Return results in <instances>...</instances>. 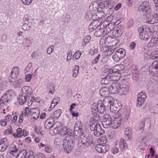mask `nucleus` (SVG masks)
Masks as SVG:
<instances>
[{
    "label": "nucleus",
    "instance_id": "1a4fd4ad",
    "mask_svg": "<svg viewBox=\"0 0 158 158\" xmlns=\"http://www.w3.org/2000/svg\"><path fill=\"white\" fill-rule=\"evenodd\" d=\"M112 120L111 116L108 114H105L104 116L102 124L105 128L110 127L111 126Z\"/></svg>",
    "mask_w": 158,
    "mask_h": 158
},
{
    "label": "nucleus",
    "instance_id": "9b49d317",
    "mask_svg": "<svg viewBox=\"0 0 158 158\" xmlns=\"http://www.w3.org/2000/svg\"><path fill=\"white\" fill-rule=\"evenodd\" d=\"M147 96L144 92H141L138 95L137 100V106L140 107L145 101Z\"/></svg>",
    "mask_w": 158,
    "mask_h": 158
},
{
    "label": "nucleus",
    "instance_id": "c03bdc74",
    "mask_svg": "<svg viewBox=\"0 0 158 158\" xmlns=\"http://www.w3.org/2000/svg\"><path fill=\"white\" fill-rule=\"evenodd\" d=\"M147 119V118L143 120L140 123L139 126V129L140 131H142V132L144 130L145 122Z\"/></svg>",
    "mask_w": 158,
    "mask_h": 158
},
{
    "label": "nucleus",
    "instance_id": "a878e982",
    "mask_svg": "<svg viewBox=\"0 0 158 158\" xmlns=\"http://www.w3.org/2000/svg\"><path fill=\"white\" fill-rule=\"evenodd\" d=\"M152 134L149 132H147L145 133L143 137H140V139H142V140L140 142L141 144L144 143V141L146 140H150L152 137Z\"/></svg>",
    "mask_w": 158,
    "mask_h": 158
},
{
    "label": "nucleus",
    "instance_id": "bb28decb",
    "mask_svg": "<svg viewBox=\"0 0 158 158\" xmlns=\"http://www.w3.org/2000/svg\"><path fill=\"white\" fill-rule=\"evenodd\" d=\"M85 132L83 135H79L78 140L80 142H83V143H85L86 144L88 143L87 142L88 137V135H84Z\"/></svg>",
    "mask_w": 158,
    "mask_h": 158
},
{
    "label": "nucleus",
    "instance_id": "680f3d73",
    "mask_svg": "<svg viewBox=\"0 0 158 158\" xmlns=\"http://www.w3.org/2000/svg\"><path fill=\"white\" fill-rule=\"evenodd\" d=\"M91 39V36L89 35L86 36L84 39V42L85 43V44L88 43Z\"/></svg>",
    "mask_w": 158,
    "mask_h": 158
},
{
    "label": "nucleus",
    "instance_id": "412c9836",
    "mask_svg": "<svg viewBox=\"0 0 158 158\" xmlns=\"http://www.w3.org/2000/svg\"><path fill=\"white\" fill-rule=\"evenodd\" d=\"M55 122V121L53 119L51 118H48L44 124V127L45 129L48 130L50 128H51L53 127L55 123H54Z\"/></svg>",
    "mask_w": 158,
    "mask_h": 158
},
{
    "label": "nucleus",
    "instance_id": "a19ab883",
    "mask_svg": "<svg viewBox=\"0 0 158 158\" xmlns=\"http://www.w3.org/2000/svg\"><path fill=\"white\" fill-rule=\"evenodd\" d=\"M23 43L26 46L29 47L31 44V41L30 39L25 38L24 39Z\"/></svg>",
    "mask_w": 158,
    "mask_h": 158
},
{
    "label": "nucleus",
    "instance_id": "cd10ccee",
    "mask_svg": "<svg viewBox=\"0 0 158 158\" xmlns=\"http://www.w3.org/2000/svg\"><path fill=\"white\" fill-rule=\"evenodd\" d=\"M61 113V109H58L55 111L53 114H52L50 117L52 119H53L54 121L55 120L58 119L60 116Z\"/></svg>",
    "mask_w": 158,
    "mask_h": 158
},
{
    "label": "nucleus",
    "instance_id": "13d9d810",
    "mask_svg": "<svg viewBox=\"0 0 158 158\" xmlns=\"http://www.w3.org/2000/svg\"><path fill=\"white\" fill-rule=\"evenodd\" d=\"M93 20H94V21L91 23L94 26H96L97 28V27L100 25V24H99V21L98 20V19H94V18Z\"/></svg>",
    "mask_w": 158,
    "mask_h": 158
},
{
    "label": "nucleus",
    "instance_id": "603ef678",
    "mask_svg": "<svg viewBox=\"0 0 158 158\" xmlns=\"http://www.w3.org/2000/svg\"><path fill=\"white\" fill-rule=\"evenodd\" d=\"M141 5H143L142 6H145L147 8H148L150 9V6L148 0H146L145 1L143 2Z\"/></svg>",
    "mask_w": 158,
    "mask_h": 158
},
{
    "label": "nucleus",
    "instance_id": "aec40b11",
    "mask_svg": "<svg viewBox=\"0 0 158 158\" xmlns=\"http://www.w3.org/2000/svg\"><path fill=\"white\" fill-rule=\"evenodd\" d=\"M143 34H144L143 35V38L141 39L146 40L149 39L152 34V31L150 28L148 27H145Z\"/></svg>",
    "mask_w": 158,
    "mask_h": 158
},
{
    "label": "nucleus",
    "instance_id": "c9c22d12",
    "mask_svg": "<svg viewBox=\"0 0 158 158\" xmlns=\"http://www.w3.org/2000/svg\"><path fill=\"white\" fill-rule=\"evenodd\" d=\"M158 22V14L155 13L153 15V18L152 20L149 21V23L151 24H153Z\"/></svg>",
    "mask_w": 158,
    "mask_h": 158
},
{
    "label": "nucleus",
    "instance_id": "6e6552de",
    "mask_svg": "<svg viewBox=\"0 0 158 158\" xmlns=\"http://www.w3.org/2000/svg\"><path fill=\"white\" fill-rule=\"evenodd\" d=\"M100 118H98L96 119L94 118L93 119H90L89 121V126L90 130L91 131H94V133L98 130V128L101 127V126L99 124H98L97 122Z\"/></svg>",
    "mask_w": 158,
    "mask_h": 158
},
{
    "label": "nucleus",
    "instance_id": "338daca9",
    "mask_svg": "<svg viewBox=\"0 0 158 158\" xmlns=\"http://www.w3.org/2000/svg\"><path fill=\"white\" fill-rule=\"evenodd\" d=\"M119 41V39L114 38L113 39L111 42L112 43V45H115L118 44Z\"/></svg>",
    "mask_w": 158,
    "mask_h": 158
},
{
    "label": "nucleus",
    "instance_id": "0e129e2a",
    "mask_svg": "<svg viewBox=\"0 0 158 158\" xmlns=\"http://www.w3.org/2000/svg\"><path fill=\"white\" fill-rule=\"evenodd\" d=\"M32 77V75L30 74H28L26 75L25 78V79L26 81L29 82L30 81Z\"/></svg>",
    "mask_w": 158,
    "mask_h": 158
},
{
    "label": "nucleus",
    "instance_id": "ea45409f",
    "mask_svg": "<svg viewBox=\"0 0 158 158\" xmlns=\"http://www.w3.org/2000/svg\"><path fill=\"white\" fill-rule=\"evenodd\" d=\"M145 30V27H140L138 28V31L139 33V37L140 39L143 38V35L144 34L143 33Z\"/></svg>",
    "mask_w": 158,
    "mask_h": 158
},
{
    "label": "nucleus",
    "instance_id": "8fccbe9b",
    "mask_svg": "<svg viewBox=\"0 0 158 158\" xmlns=\"http://www.w3.org/2000/svg\"><path fill=\"white\" fill-rule=\"evenodd\" d=\"M81 54V53L80 51L78 50L77 51L73 56V59L74 57L75 58L76 60L80 58Z\"/></svg>",
    "mask_w": 158,
    "mask_h": 158
},
{
    "label": "nucleus",
    "instance_id": "a18cd8bd",
    "mask_svg": "<svg viewBox=\"0 0 158 158\" xmlns=\"http://www.w3.org/2000/svg\"><path fill=\"white\" fill-rule=\"evenodd\" d=\"M16 131L17 135L14 134V136L15 137V136H18L19 137H20L22 136L23 130L22 128H18L16 130Z\"/></svg>",
    "mask_w": 158,
    "mask_h": 158
},
{
    "label": "nucleus",
    "instance_id": "864d4df0",
    "mask_svg": "<svg viewBox=\"0 0 158 158\" xmlns=\"http://www.w3.org/2000/svg\"><path fill=\"white\" fill-rule=\"evenodd\" d=\"M53 46L51 45L47 49V52L48 54H51L54 51Z\"/></svg>",
    "mask_w": 158,
    "mask_h": 158
},
{
    "label": "nucleus",
    "instance_id": "dca6fc26",
    "mask_svg": "<svg viewBox=\"0 0 158 158\" xmlns=\"http://www.w3.org/2000/svg\"><path fill=\"white\" fill-rule=\"evenodd\" d=\"M149 72L151 74L153 75L158 73V61H155L149 68Z\"/></svg>",
    "mask_w": 158,
    "mask_h": 158
},
{
    "label": "nucleus",
    "instance_id": "2eb2a0df",
    "mask_svg": "<svg viewBox=\"0 0 158 158\" xmlns=\"http://www.w3.org/2000/svg\"><path fill=\"white\" fill-rule=\"evenodd\" d=\"M20 93L22 95H24L27 97H29L33 94V91L32 88L28 86H24L21 89Z\"/></svg>",
    "mask_w": 158,
    "mask_h": 158
},
{
    "label": "nucleus",
    "instance_id": "39448f33",
    "mask_svg": "<svg viewBox=\"0 0 158 158\" xmlns=\"http://www.w3.org/2000/svg\"><path fill=\"white\" fill-rule=\"evenodd\" d=\"M153 33H156L157 36V38L156 39L153 36L152 37V39L148 43V45L152 47H154L158 46V34L156 33L158 32V26H154L153 27Z\"/></svg>",
    "mask_w": 158,
    "mask_h": 158
},
{
    "label": "nucleus",
    "instance_id": "b1692460",
    "mask_svg": "<svg viewBox=\"0 0 158 158\" xmlns=\"http://www.w3.org/2000/svg\"><path fill=\"white\" fill-rule=\"evenodd\" d=\"M121 85L119 84L118 82H113L111 85H110L109 86L111 91L113 90L117 93V91H119Z\"/></svg>",
    "mask_w": 158,
    "mask_h": 158
},
{
    "label": "nucleus",
    "instance_id": "72a5a7b5",
    "mask_svg": "<svg viewBox=\"0 0 158 158\" xmlns=\"http://www.w3.org/2000/svg\"><path fill=\"white\" fill-rule=\"evenodd\" d=\"M104 133V131L102 129L101 127H99L98 130L94 132V135L97 137H99L103 134Z\"/></svg>",
    "mask_w": 158,
    "mask_h": 158
},
{
    "label": "nucleus",
    "instance_id": "f8f14e48",
    "mask_svg": "<svg viewBox=\"0 0 158 158\" xmlns=\"http://www.w3.org/2000/svg\"><path fill=\"white\" fill-rule=\"evenodd\" d=\"M12 79L10 80V85L13 87L14 88H18L19 89L20 87L24 85L23 80L20 79L18 80L15 81Z\"/></svg>",
    "mask_w": 158,
    "mask_h": 158
},
{
    "label": "nucleus",
    "instance_id": "f3484780",
    "mask_svg": "<svg viewBox=\"0 0 158 158\" xmlns=\"http://www.w3.org/2000/svg\"><path fill=\"white\" fill-rule=\"evenodd\" d=\"M129 89V86L128 84H122L120 85L119 91L117 93L120 95H126Z\"/></svg>",
    "mask_w": 158,
    "mask_h": 158
},
{
    "label": "nucleus",
    "instance_id": "3c124183",
    "mask_svg": "<svg viewBox=\"0 0 158 158\" xmlns=\"http://www.w3.org/2000/svg\"><path fill=\"white\" fill-rule=\"evenodd\" d=\"M27 157L30 158H34L35 157L34 152L31 150H29L27 152Z\"/></svg>",
    "mask_w": 158,
    "mask_h": 158
},
{
    "label": "nucleus",
    "instance_id": "7ed1b4c3",
    "mask_svg": "<svg viewBox=\"0 0 158 158\" xmlns=\"http://www.w3.org/2000/svg\"><path fill=\"white\" fill-rule=\"evenodd\" d=\"M74 135L72 136V139H77L79 135H83L84 134V130L83 129V126L80 122H76L74 126V131H73Z\"/></svg>",
    "mask_w": 158,
    "mask_h": 158
},
{
    "label": "nucleus",
    "instance_id": "37998d69",
    "mask_svg": "<svg viewBox=\"0 0 158 158\" xmlns=\"http://www.w3.org/2000/svg\"><path fill=\"white\" fill-rule=\"evenodd\" d=\"M79 69V67L78 65H76L75 66V68L73 70V77H75L77 76L78 73Z\"/></svg>",
    "mask_w": 158,
    "mask_h": 158
},
{
    "label": "nucleus",
    "instance_id": "4d7b16f0",
    "mask_svg": "<svg viewBox=\"0 0 158 158\" xmlns=\"http://www.w3.org/2000/svg\"><path fill=\"white\" fill-rule=\"evenodd\" d=\"M109 23V21L105 20L104 22L102 23L100 26V27H103L104 28H106L107 25Z\"/></svg>",
    "mask_w": 158,
    "mask_h": 158
},
{
    "label": "nucleus",
    "instance_id": "473e14b6",
    "mask_svg": "<svg viewBox=\"0 0 158 158\" xmlns=\"http://www.w3.org/2000/svg\"><path fill=\"white\" fill-rule=\"evenodd\" d=\"M35 108H34L31 109L29 107H26L25 108L24 115L26 116H28L29 115V114L32 115V113H34L33 110Z\"/></svg>",
    "mask_w": 158,
    "mask_h": 158
},
{
    "label": "nucleus",
    "instance_id": "6ab92c4d",
    "mask_svg": "<svg viewBox=\"0 0 158 158\" xmlns=\"http://www.w3.org/2000/svg\"><path fill=\"white\" fill-rule=\"evenodd\" d=\"M113 99L110 97H107L104 98L102 103L105 108L106 109H110V105H111Z\"/></svg>",
    "mask_w": 158,
    "mask_h": 158
},
{
    "label": "nucleus",
    "instance_id": "6e6d98bb",
    "mask_svg": "<svg viewBox=\"0 0 158 158\" xmlns=\"http://www.w3.org/2000/svg\"><path fill=\"white\" fill-rule=\"evenodd\" d=\"M39 147L41 146V147H44L45 148H50L51 147L50 144L48 143H40L38 145Z\"/></svg>",
    "mask_w": 158,
    "mask_h": 158
},
{
    "label": "nucleus",
    "instance_id": "f704fd0d",
    "mask_svg": "<svg viewBox=\"0 0 158 158\" xmlns=\"http://www.w3.org/2000/svg\"><path fill=\"white\" fill-rule=\"evenodd\" d=\"M67 128L66 127H64L60 128L58 131V134L61 136H64L66 135L67 133Z\"/></svg>",
    "mask_w": 158,
    "mask_h": 158
},
{
    "label": "nucleus",
    "instance_id": "bf43d9fd",
    "mask_svg": "<svg viewBox=\"0 0 158 158\" xmlns=\"http://www.w3.org/2000/svg\"><path fill=\"white\" fill-rule=\"evenodd\" d=\"M101 55L100 54H98L97 56L93 60L92 62V64H97L98 63V60L99 59Z\"/></svg>",
    "mask_w": 158,
    "mask_h": 158
},
{
    "label": "nucleus",
    "instance_id": "e433bc0d",
    "mask_svg": "<svg viewBox=\"0 0 158 158\" xmlns=\"http://www.w3.org/2000/svg\"><path fill=\"white\" fill-rule=\"evenodd\" d=\"M26 156H27V150L24 149L22 150L18 155V157L20 158H27Z\"/></svg>",
    "mask_w": 158,
    "mask_h": 158
},
{
    "label": "nucleus",
    "instance_id": "393cba45",
    "mask_svg": "<svg viewBox=\"0 0 158 158\" xmlns=\"http://www.w3.org/2000/svg\"><path fill=\"white\" fill-rule=\"evenodd\" d=\"M143 5H141L139 7L138 9L139 11L141 12H142L143 13H145L144 15H146V14L147 15H149L151 13V9H149L148 8H147L145 6H142Z\"/></svg>",
    "mask_w": 158,
    "mask_h": 158
},
{
    "label": "nucleus",
    "instance_id": "f03ea898",
    "mask_svg": "<svg viewBox=\"0 0 158 158\" xmlns=\"http://www.w3.org/2000/svg\"><path fill=\"white\" fill-rule=\"evenodd\" d=\"M107 6V2H100L99 3L98 5L97 2H95L94 4H91L90 7L94 8V6L95 8H97L98 12L100 13L102 16L105 15V12L106 11Z\"/></svg>",
    "mask_w": 158,
    "mask_h": 158
},
{
    "label": "nucleus",
    "instance_id": "4be33fe9",
    "mask_svg": "<svg viewBox=\"0 0 158 158\" xmlns=\"http://www.w3.org/2000/svg\"><path fill=\"white\" fill-rule=\"evenodd\" d=\"M110 91L109 86H103L101 88L99 94L101 96L106 97Z\"/></svg>",
    "mask_w": 158,
    "mask_h": 158
},
{
    "label": "nucleus",
    "instance_id": "052dcab7",
    "mask_svg": "<svg viewBox=\"0 0 158 158\" xmlns=\"http://www.w3.org/2000/svg\"><path fill=\"white\" fill-rule=\"evenodd\" d=\"M72 151V149H61V152L63 154L64 153H69Z\"/></svg>",
    "mask_w": 158,
    "mask_h": 158
},
{
    "label": "nucleus",
    "instance_id": "a211bd4d",
    "mask_svg": "<svg viewBox=\"0 0 158 158\" xmlns=\"http://www.w3.org/2000/svg\"><path fill=\"white\" fill-rule=\"evenodd\" d=\"M66 137L64 140V143L63 146L64 148H72L73 146V139H69V137Z\"/></svg>",
    "mask_w": 158,
    "mask_h": 158
},
{
    "label": "nucleus",
    "instance_id": "de8ad7c7",
    "mask_svg": "<svg viewBox=\"0 0 158 158\" xmlns=\"http://www.w3.org/2000/svg\"><path fill=\"white\" fill-rule=\"evenodd\" d=\"M6 141L7 139L6 138H4L1 139L0 141V144H2V146L1 147V148H3L4 147H3V145L5 146V148H6L7 147V142Z\"/></svg>",
    "mask_w": 158,
    "mask_h": 158
},
{
    "label": "nucleus",
    "instance_id": "774afa93",
    "mask_svg": "<svg viewBox=\"0 0 158 158\" xmlns=\"http://www.w3.org/2000/svg\"><path fill=\"white\" fill-rule=\"evenodd\" d=\"M136 46V43L135 42H131L130 44V48L131 50L134 49Z\"/></svg>",
    "mask_w": 158,
    "mask_h": 158
},
{
    "label": "nucleus",
    "instance_id": "5701e85b",
    "mask_svg": "<svg viewBox=\"0 0 158 158\" xmlns=\"http://www.w3.org/2000/svg\"><path fill=\"white\" fill-rule=\"evenodd\" d=\"M19 69L17 67H14L11 71L10 73V77L12 79L14 80L17 78L18 75L19 73Z\"/></svg>",
    "mask_w": 158,
    "mask_h": 158
},
{
    "label": "nucleus",
    "instance_id": "7c9ffc66",
    "mask_svg": "<svg viewBox=\"0 0 158 158\" xmlns=\"http://www.w3.org/2000/svg\"><path fill=\"white\" fill-rule=\"evenodd\" d=\"M125 134L127 138L129 140L131 137V129L130 127H127L125 129Z\"/></svg>",
    "mask_w": 158,
    "mask_h": 158
},
{
    "label": "nucleus",
    "instance_id": "ddd939ff",
    "mask_svg": "<svg viewBox=\"0 0 158 158\" xmlns=\"http://www.w3.org/2000/svg\"><path fill=\"white\" fill-rule=\"evenodd\" d=\"M114 30V31L113 32L114 36L116 37H120L123 32V26L122 25H118L117 27H115Z\"/></svg>",
    "mask_w": 158,
    "mask_h": 158
},
{
    "label": "nucleus",
    "instance_id": "4c0bfd02",
    "mask_svg": "<svg viewBox=\"0 0 158 158\" xmlns=\"http://www.w3.org/2000/svg\"><path fill=\"white\" fill-rule=\"evenodd\" d=\"M119 148H124L127 147V143L123 139H121L119 144Z\"/></svg>",
    "mask_w": 158,
    "mask_h": 158
},
{
    "label": "nucleus",
    "instance_id": "c85d7f7f",
    "mask_svg": "<svg viewBox=\"0 0 158 158\" xmlns=\"http://www.w3.org/2000/svg\"><path fill=\"white\" fill-rule=\"evenodd\" d=\"M27 96L20 94L19 98V102L20 105H23L27 101Z\"/></svg>",
    "mask_w": 158,
    "mask_h": 158
},
{
    "label": "nucleus",
    "instance_id": "69168bd1",
    "mask_svg": "<svg viewBox=\"0 0 158 158\" xmlns=\"http://www.w3.org/2000/svg\"><path fill=\"white\" fill-rule=\"evenodd\" d=\"M135 70H134L133 72V75L135 77H137L138 75L139 74V72L138 71L137 67L136 66H135Z\"/></svg>",
    "mask_w": 158,
    "mask_h": 158
},
{
    "label": "nucleus",
    "instance_id": "c756f323",
    "mask_svg": "<svg viewBox=\"0 0 158 158\" xmlns=\"http://www.w3.org/2000/svg\"><path fill=\"white\" fill-rule=\"evenodd\" d=\"M110 81H111V80L109 76L107 74L105 77L102 79L101 81V84L102 85H108L109 86L110 85Z\"/></svg>",
    "mask_w": 158,
    "mask_h": 158
},
{
    "label": "nucleus",
    "instance_id": "0eeeda50",
    "mask_svg": "<svg viewBox=\"0 0 158 158\" xmlns=\"http://www.w3.org/2000/svg\"><path fill=\"white\" fill-rule=\"evenodd\" d=\"M23 25L22 28L24 30H27L30 29L31 24V20L30 19L29 15L26 14L24 15L23 21Z\"/></svg>",
    "mask_w": 158,
    "mask_h": 158
},
{
    "label": "nucleus",
    "instance_id": "423d86ee",
    "mask_svg": "<svg viewBox=\"0 0 158 158\" xmlns=\"http://www.w3.org/2000/svg\"><path fill=\"white\" fill-rule=\"evenodd\" d=\"M122 116L119 115H116L113 120L110 127L113 129H116L120 127L122 122Z\"/></svg>",
    "mask_w": 158,
    "mask_h": 158
},
{
    "label": "nucleus",
    "instance_id": "58836bf2",
    "mask_svg": "<svg viewBox=\"0 0 158 158\" xmlns=\"http://www.w3.org/2000/svg\"><path fill=\"white\" fill-rule=\"evenodd\" d=\"M109 76L112 81H118L120 78L121 74H118L117 76H114V75H109Z\"/></svg>",
    "mask_w": 158,
    "mask_h": 158
},
{
    "label": "nucleus",
    "instance_id": "20e7f679",
    "mask_svg": "<svg viewBox=\"0 0 158 158\" xmlns=\"http://www.w3.org/2000/svg\"><path fill=\"white\" fill-rule=\"evenodd\" d=\"M126 54L125 50L121 48L117 50L112 56L114 60L116 62L124 58Z\"/></svg>",
    "mask_w": 158,
    "mask_h": 158
},
{
    "label": "nucleus",
    "instance_id": "09e8293b",
    "mask_svg": "<svg viewBox=\"0 0 158 158\" xmlns=\"http://www.w3.org/2000/svg\"><path fill=\"white\" fill-rule=\"evenodd\" d=\"M74 135L73 131V130L70 129H67V133L66 134L67 136L66 137H69V139H72V136H73Z\"/></svg>",
    "mask_w": 158,
    "mask_h": 158
},
{
    "label": "nucleus",
    "instance_id": "f257e3e1",
    "mask_svg": "<svg viewBox=\"0 0 158 158\" xmlns=\"http://www.w3.org/2000/svg\"><path fill=\"white\" fill-rule=\"evenodd\" d=\"M105 107L101 100H99L97 103H94L91 106L92 113L96 119L100 118L99 115L97 112L103 114L105 111Z\"/></svg>",
    "mask_w": 158,
    "mask_h": 158
},
{
    "label": "nucleus",
    "instance_id": "e2e57ef3",
    "mask_svg": "<svg viewBox=\"0 0 158 158\" xmlns=\"http://www.w3.org/2000/svg\"><path fill=\"white\" fill-rule=\"evenodd\" d=\"M96 26H94L92 24L90 23L89 27V32H92L97 28Z\"/></svg>",
    "mask_w": 158,
    "mask_h": 158
},
{
    "label": "nucleus",
    "instance_id": "4468645a",
    "mask_svg": "<svg viewBox=\"0 0 158 158\" xmlns=\"http://www.w3.org/2000/svg\"><path fill=\"white\" fill-rule=\"evenodd\" d=\"M122 107V106L120 103H114L113 100L112 104L110 106V109L111 112L116 113L121 109Z\"/></svg>",
    "mask_w": 158,
    "mask_h": 158
},
{
    "label": "nucleus",
    "instance_id": "5fc2aeb1",
    "mask_svg": "<svg viewBox=\"0 0 158 158\" xmlns=\"http://www.w3.org/2000/svg\"><path fill=\"white\" fill-rule=\"evenodd\" d=\"M60 100V98L57 97L56 98H54L52 102V104H55V105H54L53 106V107H52V108H53L55 107V106L58 104V103L59 102V101Z\"/></svg>",
    "mask_w": 158,
    "mask_h": 158
},
{
    "label": "nucleus",
    "instance_id": "49530a36",
    "mask_svg": "<svg viewBox=\"0 0 158 158\" xmlns=\"http://www.w3.org/2000/svg\"><path fill=\"white\" fill-rule=\"evenodd\" d=\"M102 28H101L98 29L95 32L94 35L96 37H101L103 35L102 33Z\"/></svg>",
    "mask_w": 158,
    "mask_h": 158
},
{
    "label": "nucleus",
    "instance_id": "2f4dec72",
    "mask_svg": "<svg viewBox=\"0 0 158 158\" xmlns=\"http://www.w3.org/2000/svg\"><path fill=\"white\" fill-rule=\"evenodd\" d=\"M94 17L96 18L95 15H93L90 11L87 12L85 15V18L87 21H89L92 19H93Z\"/></svg>",
    "mask_w": 158,
    "mask_h": 158
},
{
    "label": "nucleus",
    "instance_id": "9d476101",
    "mask_svg": "<svg viewBox=\"0 0 158 158\" xmlns=\"http://www.w3.org/2000/svg\"><path fill=\"white\" fill-rule=\"evenodd\" d=\"M119 66H120L121 69H108L107 68L105 70L106 72H108V74L109 75H114V76H117L118 74H121L120 71L122 70L123 69L124 67L122 65H120Z\"/></svg>",
    "mask_w": 158,
    "mask_h": 158
},
{
    "label": "nucleus",
    "instance_id": "79ce46f5",
    "mask_svg": "<svg viewBox=\"0 0 158 158\" xmlns=\"http://www.w3.org/2000/svg\"><path fill=\"white\" fill-rule=\"evenodd\" d=\"M9 90H8L6 93L4 94L2 97V100H4V99H5L6 100V101L8 102L9 101V97H10V94H9Z\"/></svg>",
    "mask_w": 158,
    "mask_h": 158
}]
</instances>
